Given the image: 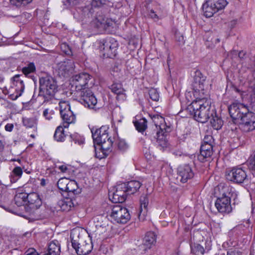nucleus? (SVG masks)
<instances>
[{"mask_svg":"<svg viewBox=\"0 0 255 255\" xmlns=\"http://www.w3.org/2000/svg\"><path fill=\"white\" fill-rule=\"evenodd\" d=\"M214 190L217 197L215 205L218 212L223 214L231 212V198L235 199L238 195L235 189L224 183H221Z\"/></svg>","mask_w":255,"mask_h":255,"instance_id":"1","label":"nucleus"},{"mask_svg":"<svg viewBox=\"0 0 255 255\" xmlns=\"http://www.w3.org/2000/svg\"><path fill=\"white\" fill-rule=\"evenodd\" d=\"M190 116H193L198 122L205 123L210 118V116L214 113V110H211L210 99H203L193 101L185 109Z\"/></svg>","mask_w":255,"mask_h":255,"instance_id":"2","label":"nucleus"},{"mask_svg":"<svg viewBox=\"0 0 255 255\" xmlns=\"http://www.w3.org/2000/svg\"><path fill=\"white\" fill-rule=\"evenodd\" d=\"M151 119L157 129L154 139L157 147L160 150H163L167 146L166 136L167 133L171 131V128L167 126L164 118L159 115H153Z\"/></svg>","mask_w":255,"mask_h":255,"instance_id":"3","label":"nucleus"},{"mask_svg":"<svg viewBox=\"0 0 255 255\" xmlns=\"http://www.w3.org/2000/svg\"><path fill=\"white\" fill-rule=\"evenodd\" d=\"M115 22L111 19L107 17L101 11L91 14L88 28L93 32L106 31L113 27Z\"/></svg>","mask_w":255,"mask_h":255,"instance_id":"4","label":"nucleus"},{"mask_svg":"<svg viewBox=\"0 0 255 255\" xmlns=\"http://www.w3.org/2000/svg\"><path fill=\"white\" fill-rule=\"evenodd\" d=\"M72 247L78 255H86L91 252L92 246L91 243H87L80 236V231L73 230L70 234Z\"/></svg>","mask_w":255,"mask_h":255,"instance_id":"5","label":"nucleus"},{"mask_svg":"<svg viewBox=\"0 0 255 255\" xmlns=\"http://www.w3.org/2000/svg\"><path fill=\"white\" fill-rule=\"evenodd\" d=\"M25 77L22 75L17 74L11 79V85L8 90L3 91V92L8 95L12 100H15L21 96L24 92L25 86L23 79Z\"/></svg>","mask_w":255,"mask_h":255,"instance_id":"6","label":"nucleus"},{"mask_svg":"<svg viewBox=\"0 0 255 255\" xmlns=\"http://www.w3.org/2000/svg\"><path fill=\"white\" fill-rule=\"evenodd\" d=\"M92 76L87 73H80L72 77V87L75 89L74 94H81L82 92L89 90V83L92 80Z\"/></svg>","mask_w":255,"mask_h":255,"instance_id":"7","label":"nucleus"},{"mask_svg":"<svg viewBox=\"0 0 255 255\" xmlns=\"http://www.w3.org/2000/svg\"><path fill=\"white\" fill-rule=\"evenodd\" d=\"M59 111L62 120V125L64 128H68L70 124L76 122V115L78 114L76 111H73L69 102L65 101H61L59 103Z\"/></svg>","mask_w":255,"mask_h":255,"instance_id":"8","label":"nucleus"},{"mask_svg":"<svg viewBox=\"0 0 255 255\" xmlns=\"http://www.w3.org/2000/svg\"><path fill=\"white\" fill-rule=\"evenodd\" d=\"M40 93L45 96L53 97L57 91L55 80L51 76L45 75L39 78Z\"/></svg>","mask_w":255,"mask_h":255,"instance_id":"9","label":"nucleus"},{"mask_svg":"<svg viewBox=\"0 0 255 255\" xmlns=\"http://www.w3.org/2000/svg\"><path fill=\"white\" fill-rule=\"evenodd\" d=\"M10 161L14 162V167L9 174V178L10 183H14L22 177L23 171H27V162L22 158H12Z\"/></svg>","mask_w":255,"mask_h":255,"instance_id":"10","label":"nucleus"},{"mask_svg":"<svg viewBox=\"0 0 255 255\" xmlns=\"http://www.w3.org/2000/svg\"><path fill=\"white\" fill-rule=\"evenodd\" d=\"M108 130L109 128L107 126H102L99 128H93L91 129V132L94 143L102 145L110 140L112 145L113 141L111 137H109Z\"/></svg>","mask_w":255,"mask_h":255,"instance_id":"11","label":"nucleus"},{"mask_svg":"<svg viewBox=\"0 0 255 255\" xmlns=\"http://www.w3.org/2000/svg\"><path fill=\"white\" fill-rule=\"evenodd\" d=\"M110 217L117 223L124 224L130 220V215L126 208L118 205L113 207Z\"/></svg>","mask_w":255,"mask_h":255,"instance_id":"12","label":"nucleus"},{"mask_svg":"<svg viewBox=\"0 0 255 255\" xmlns=\"http://www.w3.org/2000/svg\"><path fill=\"white\" fill-rule=\"evenodd\" d=\"M247 169L242 167H234L231 170L226 172V179L236 183L241 184L248 181Z\"/></svg>","mask_w":255,"mask_h":255,"instance_id":"13","label":"nucleus"},{"mask_svg":"<svg viewBox=\"0 0 255 255\" xmlns=\"http://www.w3.org/2000/svg\"><path fill=\"white\" fill-rule=\"evenodd\" d=\"M75 96L78 101L85 107L93 109L99 108L97 106V99L90 90L82 92L81 94H76Z\"/></svg>","mask_w":255,"mask_h":255,"instance_id":"14","label":"nucleus"},{"mask_svg":"<svg viewBox=\"0 0 255 255\" xmlns=\"http://www.w3.org/2000/svg\"><path fill=\"white\" fill-rule=\"evenodd\" d=\"M27 206L25 207L26 211L30 214H33L42 205V201L38 193L31 192L27 193Z\"/></svg>","mask_w":255,"mask_h":255,"instance_id":"15","label":"nucleus"},{"mask_svg":"<svg viewBox=\"0 0 255 255\" xmlns=\"http://www.w3.org/2000/svg\"><path fill=\"white\" fill-rule=\"evenodd\" d=\"M239 128L244 132L255 129V113L249 111L241 119Z\"/></svg>","mask_w":255,"mask_h":255,"instance_id":"16","label":"nucleus"},{"mask_svg":"<svg viewBox=\"0 0 255 255\" xmlns=\"http://www.w3.org/2000/svg\"><path fill=\"white\" fill-rule=\"evenodd\" d=\"M118 43L116 40L113 38L107 39L105 40L101 47L103 56L106 58H113L117 53Z\"/></svg>","mask_w":255,"mask_h":255,"instance_id":"17","label":"nucleus"},{"mask_svg":"<svg viewBox=\"0 0 255 255\" xmlns=\"http://www.w3.org/2000/svg\"><path fill=\"white\" fill-rule=\"evenodd\" d=\"M249 111L248 107L241 103H233L229 107V114L235 123L240 121Z\"/></svg>","mask_w":255,"mask_h":255,"instance_id":"18","label":"nucleus"},{"mask_svg":"<svg viewBox=\"0 0 255 255\" xmlns=\"http://www.w3.org/2000/svg\"><path fill=\"white\" fill-rule=\"evenodd\" d=\"M177 178L182 183H185L194 176V172L188 164L180 165L177 169Z\"/></svg>","mask_w":255,"mask_h":255,"instance_id":"19","label":"nucleus"},{"mask_svg":"<svg viewBox=\"0 0 255 255\" xmlns=\"http://www.w3.org/2000/svg\"><path fill=\"white\" fill-rule=\"evenodd\" d=\"M74 63L72 60H67L58 65V72L64 77L68 76L74 70Z\"/></svg>","mask_w":255,"mask_h":255,"instance_id":"20","label":"nucleus"},{"mask_svg":"<svg viewBox=\"0 0 255 255\" xmlns=\"http://www.w3.org/2000/svg\"><path fill=\"white\" fill-rule=\"evenodd\" d=\"M206 77L199 71L195 72L193 83V89L196 91V94L198 95L199 91H204L205 89V82Z\"/></svg>","mask_w":255,"mask_h":255,"instance_id":"21","label":"nucleus"},{"mask_svg":"<svg viewBox=\"0 0 255 255\" xmlns=\"http://www.w3.org/2000/svg\"><path fill=\"white\" fill-rule=\"evenodd\" d=\"M141 183L136 180H131L127 183L120 184L119 189H125L127 194H132L135 193L140 187Z\"/></svg>","mask_w":255,"mask_h":255,"instance_id":"22","label":"nucleus"},{"mask_svg":"<svg viewBox=\"0 0 255 255\" xmlns=\"http://www.w3.org/2000/svg\"><path fill=\"white\" fill-rule=\"evenodd\" d=\"M140 207L138 213L139 220L143 221L147 214V206L148 205V198L147 196L144 195L140 199Z\"/></svg>","mask_w":255,"mask_h":255,"instance_id":"23","label":"nucleus"},{"mask_svg":"<svg viewBox=\"0 0 255 255\" xmlns=\"http://www.w3.org/2000/svg\"><path fill=\"white\" fill-rule=\"evenodd\" d=\"M99 145L100 146L99 151L95 149L96 157L100 159L107 157L109 153L111 151V147L112 145H111V141L109 140L106 143Z\"/></svg>","mask_w":255,"mask_h":255,"instance_id":"24","label":"nucleus"},{"mask_svg":"<svg viewBox=\"0 0 255 255\" xmlns=\"http://www.w3.org/2000/svg\"><path fill=\"white\" fill-rule=\"evenodd\" d=\"M166 14V12L160 6H158L155 8L154 9H150L148 15L149 17L152 19L154 21H157L158 20L162 19Z\"/></svg>","mask_w":255,"mask_h":255,"instance_id":"25","label":"nucleus"},{"mask_svg":"<svg viewBox=\"0 0 255 255\" xmlns=\"http://www.w3.org/2000/svg\"><path fill=\"white\" fill-rule=\"evenodd\" d=\"M22 124L26 128H32L33 131L37 132L38 120L35 117L22 118Z\"/></svg>","mask_w":255,"mask_h":255,"instance_id":"26","label":"nucleus"},{"mask_svg":"<svg viewBox=\"0 0 255 255\" xmlns=\"http://www.w3.org/2000/svg\"><path fill=\"white\" fill-rule=\"evenodd\" d=\"M120 184L117 185L116 191L114 193L113 198L115 201L114 202H123L126 198L127 194V192L125 191V189H119Z\"/></svg>","mask_w":255,"mask_h":255,"instance_id":"27","label":"nucleus"},{"mask_svg":"<svg viewBox=\"0 0 255 255\" xmlns=\"http://www.w3.org/2000/svg\"><path fill=\"white\" fill-rule=\"evenodd\" d=\"M60 245L57 240L52 241L49 243L47 253L52 255H60Z\"/></svg>","mask_w":255,"mask_h":255,"instance_id":"28","label":"nucleus"},{"mask_svg":"<svg viewBox=\"0 0 255 255\" xmlns=\"http://www.w3.org/2000/svg\"><path fill=\"white\" fill-rule=\"evenodd\" d=\"M212 115L210 118L211 125L215 129L218 130L222 128L223 122L221 118L217 115L215 111Z\"/></svg>","mask_w":255,"mask_h":255,"instance_id":"29","label":"nucleus"},{"mask_svg":"<svg viewBox=\"0 0 255 255\" xmlns=\"http://www.w3.org/2000/svg\"><path fill=\"white\" fill-rule=\"evenodd\" d=\"M156 242V236L152 232H147L143 240V245L147 248H150Z\"/></svg>","mask_w":255,"mask_h":255,"instance_id":"30","label":"nucleus"},{"mask_svg":"<svg viewBox=\"0 0 255 255\" xmlns=\"http://www.w3.org/2000/svg\"><path fill=\"white\" fill-rule=\"evenodd\" d=\"M208 3L213 6L216 12L225 8L228 2L226 0H208Z\"/></svg>","mask_w":255,"mask_h":255,"instance_id":"31","label":"nucleus"},{"mask_svg":"<svg viewBox=\"0 0 255 255\" xmlns=\"http://www.w3.org/2000/svg\"><path fill=\"white\" fill-rule=\"evenodd\" d=\"M27 193L24 192L16 193L14 198V201L15 205L18 207L23 206L26 201Z\"/></svg>","mask_w":255,"mask_h":255,"instance_id":"32","label":"nucleus"},{"mask_svg":"<svg viewBox=\"0 0 255 255\" xmlns=\"http://www.w3.org/2000/svg\"><path fill=\"white\" fill-rule=\"evenodd\" d=\"M64 128L63 126H59L55 130L54 138L57 141H63L65 139L66 134L64 132Z\"/></svg>","mask_w":255,"mask_h":255,"instance_id":"33","label":"nucleus"},{"mask_svg":"<svg viewBox=\"0 0 255 255\" xmlns=\"http://www.w3.org/2000/svg\"><path fill=\"white\" fill-rule=\"evenodd\" d=\"M109 89L113 93L117 95L118 96L124 95V89L121 83L114 82L109 86Z\"/></svg>","mask_w":255,"mask_h":255,"instance_id":"34","label":"nucleus"},{"mask_svg":"<svg viewBox=\"0 0 255 255\" xmlns=\"http://www.w3.org/2000/svg\"><path fill=\"white\" fill-rule=\"evenodd\" d=\"M136 129L140 132L145 131L147 128V121L145 118H142L139 120L133 122Z\"/></svg>","mask_w":255,"mask_h":255,"instance_id":"35","label":"nucleus"},{"mask_svg":"<svg viewBox=\"0 0 255 255\" xmlns=\"http://www.w3.org/2000/svg\"><path fill=\"white\" fill-rule=\"evenodd\" d=\"M203 9L204 12V15L207 17H211L214 13L217 12L213 6H211V5L208 3V0L203 5Z\"/></svg>","mask_w":255,"mask_h":255,"instance_id":"36","label":"nucleus"},{"mask_svg":"<svg viewBox=\"0 0 255 255\" xmlns=\"http://www.w3.org/2000/svg\"><path fill=\"white\" fill-rule=\"evenodd\" d=\"M191 250L193 255H203L205 252L204 248L198 244L191 245Z\"/></svg>","mask_w":255,"mask_h":255,"instance_id":"37","label":"nucleus"},{"mask_svg":"<svg viewBox=\"0 0 255 255\" xmlns=\"http://www.w3.org/2000/svg\"><path fill=\"white\" fill-rule=\"evenodd\" d=\"M61 209L63 211H69L73 207V203L71 200L67 199L59 202Z\"/></svg>","mask_w":255,"mask_h":255,"instance_id":"38","label":"nucleus"},{"mask_svg":"<svg viewBox=\"0 0 255 255\" xmlns=\"http://www.w3.org/2000/svg\"><path fill=\"white\" fill-rule=\"evenodd\" d=\"M213 153V150L207 149H200V155L198 158L202 162H204V159L211 157Z\"/></svg>","mask_w":255,"mask_h":255,"instance_id":"39","label":"nucleus"},{"mask_svg":"<svg viewBox=\"0 0 255 255\" xmlns=\"http://www.w3.org/2000/svg\"><path fill=\"white\" fill-rule=\"evenodd\" d=\"M36 68L34 63L30 62L26 66L23 67L21 71L25 76H27L29 74L34 72Z\"/></svg>","mask_w":255,"mask_h":255,"instance_id":"40","label":"nucleus"},{"mask_svg":"<svg viewBox=\"0 0 255 255\" xmlns=\"http://www.w3.org/2000/svg\"><path fill=\"white\" fill-rule=\"evenodd\" d=\"M70 138L72 140L75 142V143H77L80 145L84 143V137L77 133H74L73 134H71Z\"/></svg>","mask_w":255,"mask_h":255,"instance_id":"41","label":"nucleus"},{"mask_svg":"<svg viewBox=\"0 0 255 255\" xmlns=\"http://www.w3.org/2000/svg\"><path fill=\"white\" fill-rule=\"evenodd\" d=\"M69 180L66 178H61L57 182V187L59 190L65 192Z\"/></svg>","mask_w":255,"mask_h":255,"instance_id":"42","label":"nucleus"},{"mask_svg":"<svg viewBox=\"0 0 255 255\" xmlns=\"http://www.w3.org/2000/svg\"><path fill=\"white\" fill-rule=\"evenodd\" d=\"M198 95L196 94V91H194V96L195 97V99L194 101H197L198 100L203 99H210L208 92L207 90L204 89V91H199Z\"/></svg>","mask_w":255,"mask_h":255,"instance_id":"43","label":"nucleus"},{"mask_svg":"<svg viewBox=\"0 0 255 255\" xmlns=\"http://www.w3.org/2000/svg\"><path fill=\"white\" fill-rule=\"evenodd\" d=\"M77 189V184L74 180H69L65 192L74 193Z\"/></svg>","mask_w":255,"mask_h":255,"instance_id":"44","label":"nucleus"},{"mask_svg":"<svg viewBox=\"0 0 255 255\" xmlns=\"http://www.w3.org/2000/svg\"><path fill=\"white\" fill-rule=\"evenodd\" d=\"M148 94L150 98L154 101H158L159 99V94L157 89L151 88L149 90Z\"/></svg>","mask_w":255,"mask_h":255,"instance_id":"45","label":"nucleus"},{"mask_svg":"<svg viewBox=\"0 0 255 255\" xmlns=\"http://www.w3.org/2000/svg\"><path fill=\"white\" fill-rule=\"evenodd\" d=\"M32 0H9L12 5H15L17 7L25 5L30 3Z\"/></svg>","mask_w":255,"mask_h":255,"instance_id":"46","label":"nucleus"},{"mask_svg":"<svg viewBox=\"0 0 255 255\" xmlns=\"http://www.w3.org/2000/svg\"><path fill=\"white\" fill-rule=\"evenodd\" d=\"M109 0H92L91 5L94 7H100L107 4Z\"/></svg>","mask_w":255,"mask_h":255,"instance_id":"47","label":"nucleus"},{"mask_svg":"<svg viewBox=\"0 0 255 255\" xmlns=\"http://www.w3.org/2000/svg\"><path fill=\"white\" fill-rule=\"evenodd\" d=\"M248 161L249 168L255 174V153L250 156Z\"/></svg>","mask_w":255,"mask_h":255,"instance_id":"48","label":"nucleus"},{"mask_svg":"<svg viewBox=\"0 0 255 255\" xmlns=\"http://www.w3.org/2000/svg\"><path fill=\"white\" fill-rule=\"evenodd\" d=\"M116 143L118 148L121 150L125 151L128 148V144L124 139H119Z\"/></svg>","mask_w":255,"mask_h":255,"instance_id":"49","label":"nucleus"},{"mask_svg":"<svg viewBox=\"0 0 255 255\" xmlns=\"http://www.w3.org/2000/svg\"><path fill=\"white\" fill-rule=\"evenodd\" d=\"M61 50L67 55H71L72 51L68 45L65 43H62L60 46Z\"/></svg>","mask_w":255,"mask_h":255,"instance_id":"50","label":"nucleus"},{"mask_svg":"<svg viewBox=\"0 0 255 255\" xmlns=\"http://www.w3.org/2000/svg\"><path fill=\"white\" fill-rule=\"evenodd\" d=\"M203 144H208L210 145H213L214 143V139L212 135H205L203 141L202 142Z\"/></svg>","mask_w":255,"mask_h":255,"instance_id":"51","label":"nucleus"},{"mask_svg":"<svg viewBox=\"0 0 255 255\" xmlns=\"http://www.w3.org/2000/svg\"><path fill=\"white\" fill-rule=\"evenodd\" d=\"M57 168L63 173H67L69 170V165L66 164L57 165Z\"/></svg>","mask_w":255,"mask_h":255,"instance_id":"52","label":"nucleus"},{"mask_svg":"<svg viewBox=\"0 0 255 255\" xmlns=\"http://www.w3.org/2000/svg\"><path fill=\"white\" fill-rule=\"evenodd\" d=\"M24 255H39V254L34 248H29L25 252Z\"/></svg>","mask_w":255,"mask_h":255,"instance_id":"53","label":"nucleus"},{"mask_svg":"<svg viewBox=\"0 0 255 255\" xmlns=\"http://www.w3.org/2000/svg\"><path fill=\"white\" fill-rule=\"evenodd\" d=\"M43 115L45 118V119L48 120H50L52 119V114L51 113V112H49V110L48 109H45L43 111Z\"/></svg>","mask_w":255,"mask_h":255,"instance_id":"54","label":"nucleus"},{"mask_svg":"<svg viewBox=\"0 0 255 255\" xmlns=\"http://www.w3.org/2000/svg\"><path fill=\"white\" fill-rule=\"evenodd\" d=\"M80 0H66V3H65V5H68L69 6H73L77 4ZM64 3L65 1L64 2Z\"/></svg>","mask_w":255,"mask_h":255,"instance_id":"55","label":"nucleus"},{"mask_svg":"<svg viewBox=\"0 0 255 255\" xmlns=\"http://www.w3.org/2000/svg\"><path fill=\"white\" fill-rule=\"evenodd\" d=\"M227 255H241V253L236 249H230L227 252Z\"/></svg>","mask_w":255,"mask_h":255,"instance_id":"56","label":"nucleus"},{"mask_svg":"<svg viewBox=\"0 0 255 255\" xmlns=\"http://www.w3.org/2000/svg\"><path fill=\"white\" fill-rule=\"evenodd\" d=\"M5 130L7 131H11L13 128V125L12 124H7L4 127Z\"/></svg>","mask_w":255,"mask_h":255,"instance_id":"57","label":"nucleus"},{"mask_svg":"<svg viewBox=\"0 0 255 255\" xmlns=\"http://www.w3.org/2000/svg\"><path fill=\"white\" fill-rule=\"evenodd\" d=\"M213 145H210L208 144H202L200 149H213Z\"/></svg>","mask_w":255,"mask_h":255,"instance_id":"58","label":"nucleus"},{"mask_svg":"<svg viewBox=\"0 0 255 255\" xmlns=\"http://www.w3.org/2000/svg\"><path fill=\"white\" fill-rule=\"evenodd\" d=\"M246 55L245 52L242 51L238 53V56L240 59H244Z\"/></svg>","mask_w":255,"mask_h":255,"instance_id":"59","label":"nucleus"},{"mask_svg":"<svg viewBox=\"0 0 255 255\" xmlns=\"http://www.w3.org/2000/svg\"><path fill=\"white\" fill-rule=\"evenodd\" d=\"M40 185L43 186L46 185V180L45 179L42 178L40 180Z\"/></svg>","mask_w":255,"mask_h":255,"instance_id":"60","label":"nucleus"},{"mask_svg":"<svg viewBox=\"0 0 255 255\" xmlns=\"http://www.w3.org/2000/svg\"><path fill=\"white\" fill-rule=\"evenodd\" d=\"M3 148V145L2 142L0 140V151Z\"/></svg>","mask_w":255,"mask_h":255,"instance_id":"61","label":"nucleus"},{"mask_svg":"<svg viewBox=\"0 0 255 255\" xmlns=\"http://www.w3.org/2000/svg\"><path fill=\"white\" fill-rule=\"evenodd\" d=\"M4 77L2 76H0V83H1L4 81Z\"/></svg>","mask_w":255,"mask_h":255,"instance_id":"62","label":"nucleus"},{"mask_svg":"<svg viewBox=\"0 0 255 255\" xmlns=\"http://www.w3.org/2000/svg\"><path fill=\"white\" fill-rule=\"evenodd\" d=\"M30 137L33 138H34L35 137V135L34 134H30Z\"/></svg>","mask_w":255,"mask_h":255,"instance_id":"63","label":"nucleus"},{"mask_svg":"<svg viewBox=\"0 0 255 255\" xmlns=\"http://www.w3.org/2000/svg\"><path fill=\"white\" fill-rule=\"evenodd\" d=\"M172 255H180L178 253L173 254Z\"/></svg>","mask_w":255,"mask_h":255,"instance_id":"64","label":"nucleus"}]
</instances>
